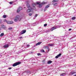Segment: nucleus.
<instances>
[{
	"mask_svg": "<svg viewBox=\"0 0 76 76\" xmlns=\"http://www.w3.org/2000/svg\"><path fill=\"white\" fill-rule=\"evenodd\" d=\"M26 2L27 3V7L28 9L27 10V12L28 13L31 12H32L33 10H35V6H36V4L39 5V7H41L42 4H44L45 3L44 2H42V3L36 2V3H33L31 5H30L28 4V3H29V1H27Z\"/></svg>",
	"mask_w": 76,
	"mask_h": 76,
	"instance_id": "1",
	"label": "nucleus"
},
{
	"mask_svg": "<svg viewBox=\"0 0 76 76\" xmlns=\"http://www.w3.org/2000/svg\"><path fill=\"white\" fill-rule=\"evenodd\" d=\"M22 18L21 16L19 15H17L14 19V20L15 22H17V21H20Z\"/></svg>",
	"mask_w": 76,
	"mask_h": 76,
	"instance_id": "2",
	"label": "nucleus"
},
{
	"mask_svg": "<svg viewBox=\"0 0 76 76\" xmlns=\"http://www.w3.org/2000/svg\"><path fill=\"white\" fill-rule=\"evenodd\" d=\"M21 62H16L13 64L12 65V66L13 67H15V66H18V65H19V64H20Z\"/></svg>",
	"mask_w": 76,
	"mask_h": 76,
	"instance_id": "3",
	"label": "nucleus"
},
{
	"mask_svg": "<svg viewBox=\"0 0 76 76\" xmlns=\"http://www.w3.org/2000/svg\"><path fill=\"white\" fill-rule=\"evenodd\" d=\"M59 28L58 26H57L56 27H53L52 28H51L50 31H53V30H54V29H57V28Z\"/></svg>",
	"mask_w": 76,
	"mask_h": 76,
	"instance_id": "4",
	"label": "nucleus"
},
{
	"mask_svg": "<svg viewBox=\"0 0 76 76\" xmlns=\"http://www.w3.org/2000/svg\"><path fill=\"white\" fill-rule=\"evenodd\" d=\"M26 32V30H22L21 32V33H20V35H22V34H25Z\"/></svg>",
	"mask_w": 76,
	"mask_h": 76,
	"instance_id": "5",
	"label": "nucleus"
},
{
	"mask_svg": "<svg viewBox=\"0 0 76 76\" xmlns=\"http://www.w3.org/2000/svg\"><path fill=\"white\" fill-rule=\"evenodd\" d=\"M22 7H19L17 10V13H19V12L20 10H22Z\"/></svg>",
	"mask_w": 76,
	"mask_h": 76,
	"instance_id": "6",
	"label": "nucleus"
},
{
	"mask_svg": "<svg viewBox=\"0 0 76 76\" xmlns=\"http://www.w3.org/2000/svg\"><path fill=\"white\" fill-rule=\"evenodd\" d=\"M7 24H12L13 23V22L12 21H8L7 22Z\"/></svg>",
	"mask_w": 76,
	"mask_h": 76,
	"instance_id": "7",
	"label": "nucleus"
},
{
	"mask_svg": "<svg viewBox=\"0 0 76 76\" xmlns=\"http://www.w3.org/2000/svg\"><path fill=\"white\" fill-rule=\"evenodd\" d=\"M61 55V53H59V54L56 56V57H55L56 58H58V57H60Z\"/></svg>",
	"mask_w": 76,
	"mask_h": 76,
	"instance_id": "8",
	"label": "nucleus"
},
{
	"mask_svg": "<svg viewBox=\"0 0 76 76\" xmlns=\"http://www.w3.org/2000/svg\"><path fill=\"white\" fill-rule=\"evenodd\" d=\"M9 47V45H6L4 46L3 47L4 48H7V47Z\"/></svg>",
	"mask_w": 76,
	"mask_h": 76,
	"instance_id": "9",
	"label": "nucleus"
},
{
	"mask_svg": "<svg viewBox=\"0 0 76 76\" xmlns=\"http://www.w3.org/2000/svg\"><path fill=\"white\" fill-rule=\"evenodd\" d=\"M41 43H42L41 42H38V43H37L36 44V45H40V44H41Z\"/></svg>",
	"mask_w": 76,
	"mask_h": 76,
	"instance_id": "10",
	"label": "nucleus"
},
{
	"mask_svg": "<svg viewBox=\"0 0 76 76\" xmlns=\"http://www.w3.org/2000/svg\"><path fill=\"white\" fill-rule=\"evenodd\" d=\"M48 45L49 47H53V45L52 44H48Z\"/></svg>",
	"mask_w": 76,
	"mask_h": 76,
	"instance_id": "11",
	"label": "nucleus"
},
{
	"mask_svg": "<svg viewBox=\"0 0 76 76\" xmlns=\"http://www.w3.org/2000/svg\"><path fill=\"white\" fill-rule=\"evenodd\" d=\"M44 48H45V49H46V48H47V49H48V51L49 50V47H48V46H46L44 47Z\"/></svg>",
	"mask_w": 76,
	"mask_h": 76,
	"instance_id": "12",
	"label": "nucleus"
},
{
	"mask_svg": "<svg viewBox=\"0 0 76 76\" xmlns=\"http://www.w3.org/2000/svg\"><path fill=\"white\" fill-rule=\"evenodd\" d=\"M4 35V33H2L0 34V37H3V36Z\"/></svg>",
	"mask_w": 76,
	"mask_h": 76,
	"instance_id": "13",
	"label": "nucleus"
},
{
	"mask_svg": "<svg viewBox=\"0 0 76 76\" xmlns=\"http://www.w3.org/2000/svg\"><path fill=\"white\" fill-rule=\"evenodd\" d=\"M52 61H48V64H51V63H52Z\"/></svg>",
	"mask_w": 76,
	"mask_h": 76,
	"instance_id": "14",
	"label": "nucleus"
},
{
	"mask_svg": "<svg viewBox=\"0 0 76 76\" xmlns=\"http://www.w3.org/2000/svg\"><path fill=\"white\" fill-rule=\"evenodd\" d=\"M1 28H3V29H6V26L4 25L2 26Z\"/></svg>",
	"mask_w": 76,
	"mask_h": 76,
	"instance_id": "15",
	"label": "nucleus"
},
{
	"mask_svg": "<svg viewBox=\"0 0 76 76\" xmlns=\"http://www.w3.org/2000/svg\"><path fill=\"white\" fill-rule=\"evenodd\" d=\"M58 1V0H53V2H57Z\"/></svg>",
	"mask_w": 76,
	"mask_h": 76,
	"instance_id": "16",
	"label": "nucleus"
},
{
	"mask_svg": "<svg viewBox=\"0 0 76 76\" xmlns=\"http://www.w3.org/2000/svg\"><path fill=\"white\" fill-rule=\"evenodd\" d=\"M3 17L4 18H6L7 17V16L5 15H3Z\"/></svg>",
	"mask_w": 76,
	"mask_h": 76,
	"instance_id": "17",
	"label": "nucleus"
},
{
	"mask_svg": "<svg viewBox=\"0 0 76 76\" xmlns=\"http://www.w3.org/2000/svg\"><path fill=\"white\" fill-rule=\"evenodd\" d=\"M66 74L65 73H62V74H61V76H63L64 75H65Z\"/></svg>",
	"mask_w": 76,
	"mask_h": 76,
	"instance_id": "18",
	"label": "nucleus"
},
{
	"mask_svg": "<svg viewBox=\"0 0 76 76\" xmlns=\"http://www.w3.org/2000/svg\"><path fill=\"white\" fill-rule=\"evenodd\" d=\"M37 16H38V14H36L35 15V18H37Z\"/></svg>",
	"mask_w": 76,
	"mask_h": 76,
	"instance_id": "19",
	"label": "nucleus"
},
{
	"mask_svg": "<svg viewBox=\"0 0 76 76\" xmlns=\"http://www.w3.org/2000/svg\"><path fill=\"white\" fill-rule=\"evenodd\" d=\"M76 18L75 17H72V20H75Z\"/></svg>",
	"mask_w": 76,
	"mask_h": 76,
	"instance_id": "20",
	"label": "nucleus"
},
{
	"mask_svg": "<svg viewBox=\"0 0 76 76\" xmlns=\"http://www.w3.org/2000/svg\"><path fill=\"white\" fill-rule=\"evenodd\" d=\"M53 4L54 6H57V3H53Z\"/></svg>",
	"mask_w": 76,
	"mask_h": 76,
	"instance_id": "21",
	"label": "nucleus"
},
{
	"mask_svg": "<svg viewBox=\"0 0 76 76\" xmlns=\"http://www.w3.org/2000/svg\"><path fill=\"white\" fill-rule=\"evenodd\" d=\"M41 52H42L43 53H44V52H45L44 51V50H41Z\"/></svg>",
	"mask_w": 76,
	"mask_h": 76,
	"instance_id": "22",
	"label": "nucleus"
},
{
	"mask_svg": "<svg viewBox=\"0 0 76 76\" xmlns=\"http://www.w3.org/2000/svg\"><path fill=\"white\" fill-rule=\"evenodd\" d=\"M48 7H49V6L48 5H47L46 6V7H45V9H47V8H48Z\"/></svg>",
	"mask_w": 76,
	"mask_h": 76,
	"instance_id": "23",
	"label": "nucleus"
},
{
	"mask_svg": "<svg viewBox=\"0 0 76 76\" xmlns=\"http://www.w3.org/2000/svg\"><path fill=\"white\" fill-rule=\"evenodd\" d=\"M8 29L9 30H11V29H12V27L10 28H8Z\"/></svg>",
	"mask_w": 76,
	"mask_h": 76,
	"instance_id": "24",
	"label": "nucleus"
},
{
	"mask_svg": "<svg viewBox=\"0 0 76 76\" xmlns=\"http://www.w3.org/2000/svg\"><path fill=\"white\" fill-rule=\"evenodd\" d=\"M9 3L10 4H12L13 3V2H9Z\"/></svg>",
	"mask_w": 76,
	"mask_h": 76,
	"instance_id": "25",
	"label": "nucleus"
},
{
	"mask_svg": "<svg viewBox=\"0 0 76 76\" xmlns=\"http://www.w3.org/2000/svg\"><path fill=\"white\" fill-rule=\"evenodd\" d=\"M75 72H72L71 73V75H73L74 74H75Z\"/></svg>",
	"mask_w": 76,
	"mask_h": 76,
	"instance_id": "26",
	"label": "nucleus"
},
{
	"mask_svg": "<svg viewBox=\"0 0 76 76\" xmlns=\"http://www.w3.org/2000/svg\"><path fill=\"white\" fill-rule=\"evenodd\" d=\"M47 24H44V26L45 27V26H47Z\"/></svg>",
	"mask_w": 76,
	"mask_h": 76,
	"instance_id": "27",
	"label": "nucleus"
},
{
	"mask_svg": "<svg viewBox=\"0 0 76 76\" xmlns=\"http://www.w3.org/2000/svg\"><path fill=\"white\" fill-rule=\"evenodd\" d=\"M30 46V45H27V47L28 48Z\"/></svg>",
	"mask_w": 76,
	"mask_h": 76,
	"instance_id": "28",
	"label": "nucleus"
},
{
	"mask_svg": "<svg viewBox=\"0 0 76 76\" xmlns=\"http://www.w3.org/2000/svg\"><path fill=\"white\" fill-rule=\"evenodd\" d=\"M4 22H7V20H4Z\"/></svg>",
	"mask_w": 76,
	"mask_h": 76,
	"instance_id": "29",
	"label": "nucleus"
},
{
	"mask_svg": "<svg viewBox=\"0 0 76 76\" xmlns=\"http://www.w3.org/2000/svg\"><path fill=\"white\" fill-rule=\"evenodd\" d=\"M46 32H50V30H47Z\"/></svg>",
	"mask_w": 76,
	"mask_h": 76,
	"instance_id": "30",
	"label": "nucleus"
},
{
	"mask_svg": "<svg viewBox=\"0 0 76 76\" xmlns=\"http://www.w3.org/2000/svg\"><path fill=\"white\" fill-rule=\"evenodd\" d=\"M32 14L31 13H30L29 14V16H31L32 15Z\"/></svg>",
	"mask_w": 76,
	"mask_h": 76,
	"instance_id": "31",
	"label": "nucleus"
},
{
	"mask_svg": "<svg viewBox=\"0 0 76 76\" xmlns=\"http://www.w3.org/2000/svg\"><path fill=\"white\" fill-rule=\"evenodd\" d=\"M8 69L9 70H10V69H12V67H9V68Z\"/></svg>",
	"mask_w": 76,
	"mask_h": 76,
	"instance_id": "32",
	"label": "nucleus"
},
{
	"mask_svg": "<svg viewBox=\"0 0 76 76\" xmlns=\"http://www.w3.org/2000/svg\"><path fill=\"white\" fill-rule=\"evenodd\" d=\"M2 22V21L1 20H0V23H1Z\"/></svg>",
	"mask_w": 76,
	"mask_h": 76,
	"instance_id": "33",
	"label": "nucleus"
},
{
	"mask_svg": "<svg viewBox=\"0 0 76 76\" xmlns=\"http://www.w3.org/2000/svg\"><path fill=\"white\" fill-rule=\"evenodd\" d=\"M38 56H40V53H38L37 54Z\"/></svg>",
	"mask_w": 76,
	"mask_h": 76,
	"instance_id": "34",
	"label": "nucleus"
},
{
	"mask_svg": "<svg viewBox=\"0 0 76 76\" xmlns=\"http://www.w3.org/2000/svg\"><path fill=\"white\" fill-rule=\"evenodd\" d=\"M19 38L20 39H22V37H19Z\"/></svg>",
	"mask_w": 76,
	"mask_h": 76,
	"instance_id": "35",
	"label": "nucleus"
},
{
	"mask_svg": "<svg viewBox=\"0 0 76 76\" xmlns=\"http://www.w3.org/2000/svg\"><path fill=\"white\" fill-rule=\"evenodd\" d=\"M72 30V29L70 28L69 29V31H71Z\"/></svg>",
	"mask_w": 76,
	"mask_h": 76,
	"instance_id": "36",
	"label": "nucleus"
},
{
	"mask_svg": "<svg viewBox=\"0 0 76 76\" xmlns=\"http://www.w3.org/2000/svg\"><path fill=\"white\" fill-rule=\"evenodd\" d=\"M46 9H45V10H44V11H46Z\"/></svg>",
	"mask_w": 76,
	"mask_h": 76,
	"instance_id": "37",
	"label": "nucleus"
},
{
	"mask_svg": "<svg viewBox=\"0 0 76 76\" xmlns=\"http://www.w3.org/2000/svg\"><path fill=\"white\" fill-rule=\"evenodd\" d=\"M74 76H76V75H75Z\"/></svg>",
	"mask_w": 76,
	"mask_h": 76,
	"instance_id": "38",
	"label": "nucleus"
},
{
	"mask_svg": "<svg viewBox=\"0 0 76 76\" xmlns=\"http://www.w3.org/2000/svg\"><path fill=\"white\" fill-rule=\"evenodd\" d=\"M24 8H26V7H24Z\"/></svg>",
	"mask_w": 76,
	"mask_h": 76,
	"instance_id": "39",
	"label": "nucleus"
}]
</instances>
